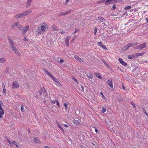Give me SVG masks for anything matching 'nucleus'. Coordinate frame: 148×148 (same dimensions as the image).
<instances>
[{
    "label": "nucleus",
    "mask_w": 148,
    "mask_h": 148,
    "mask_svg": "<svg viewBox=\"0 0 148 148\" xmlns=\"http://www.w3.org/2000/svg\"><path fill=\"white\" fill-rule=\"evenodd\" d=\"M46 28L43 25L38 26L35 32L37 35H40L45 32Z\"/></svg>",
    "instance_id": "1"
},
{
    "label": "nucleus",
    "mask_w": 148,
    "mask_h": 148,
    "mask_svg": "<svg viewBox=\"0 0 148 148\" xmlns=\"http://www.w3.org/2000/svg\"><path fill=\"white\" fill-rule=\"evenodd\" d=\"M147 44L146 43H143L138 45H136L134 47V48L136 49H138L141 50L146 47Z\"/></svg>",
    "instance_id": "2"
},
{
    "label": "nucleus",
    "mask_w": 148,
    "mask_h": 148,
    "mask_svg": "<svg viewBox=\"0 0 148 148\" xmlns=\"http://www.w3.org/2000/svg\"><path fill=\"white\" fill-rule=\"evenodd\" d=\"M122 0H107L105 3L106 5H108L110 4H113L117 2H121Z\"/></svg>",
    "instance_id": "3"
},
{
    "label": "nucleus",
    "mask_w": 148,
    "mask_h": 148,
    "mask_svg": "<svg viewBox=\"0 0 148 148\" xmlns=\"http://www.w3.org/2000/svg\"><path fill=\"white\" fill-rule=\"evenodd\" d=\"M9 42H10V46L11 49L13 51L16 49V47L14 45V42L10 38H8Z\"/></svg>",
    "instance_id": "4"
},
{
    "label": "nucleus",
    "mask_w": 148,
    "mask_h": 148,
    "mask_svg": "<svg viewBox=\"0 0 148 148\" xmlns=\"http://www.w3.org/2000/svg\"><path fill=\"white\" fill-rule=\"evenodd\" d=\"M19 87L18 83L16 81H14L12 83V87L14 88H18Z\"/></svg>",
    "instance_id": "5"
},
{
    "label": "nucleus",
    "mask_w": 148,
    "mask_h": 148,
    "mask_svg": "<svg viewBox=\"0 0 148 148\" xmlns=\"http://www.w3.org/2000/svg\"><path fill=\"white\" fill-rule=\"evenodd\" d=\"M74 58L78 61L79 62L81 63H83L84 62V61L82 59L79 58L77 55H75L74 56Z\"/></svg>",
    "instance_id": "6"
},
{
    "label": "nucleus",
    "mask_w": 148,
    "mask_h": 148,
    "mask_svg": "<svg viewBox=\"0 0 148 148\" xmlns=\"http://www.w3.org/2000/svg\"><path fill=\"white\" fill-rule=\"evenodd\" d=\"M24 14L23 12L17 14L15 18L16 19H18L19 18H22L23 16H25L24 15Z\"/></svg>",
    "instance_id": "7"
},
{
    "label": "nucleus",
    "mask_w": 148,
    "mask_h": 148,
    "mask_svg": "<svg viewBox=\"0 0 148 148\" xmlns=\"http://www.w3.org/2000/svg\"><path fill=\"white\" fill-rule=\"evenodd\" d=\"M119 60L120 62L123 65H124L125 66H127V64L125 62H124L121 58H119Z\"/></svg>",
    "instance_id": "8"
},
{
    "label": "nucleus",
    "mask_w": 148,
    "mask_h": 148,
    "mask_svg": "<svg viewBox=\"0 0 148 148\" xmlns=\"http://www.w3.org/2000/svg\"><path fill=\"white\" fill-rule=\"evenodd\" d=\"M107 83L110 86L111 88H113V86L112 84V81L111 79H109L108 80Z\"/></svg>",
    "instance_id": "9"
},
{
    "label": "nucleus",
    "mask_w": 148,
    "mask_h": 148,
    "mask_svg": "<svg viewBox=\"0 0 148 148\" xmlns=\"http://www.w3.org/2000/svg\"><path fill=\"white\" fill-rule=\"evenodd\" d=\"M4 114V111L2 107H0V118L3 117V115Z\"/></svg>",
    "instance_id": "10"
},
{
    "label": "nucleus",
    "mask_w": 148,
    "mask_h": 148,
    "mask_svg": "<svg viewBox=\"0 0 148 148\" xmlns=\"http://www.w3.org/2000/svg\"><path fill=\"white\" fill-rule=\"evenodd\" d=\"M71 38V36H68L65 39V42L66 45L67 46H69V41Z\"/></svg>",
    "instance_id": "11"
},
{
    "label": "nucleus",
    "mask_w": 148,
    "mask_h": 148,
    "mask_svg": "<svg viewBox=\"0 0 148 148\" xmlns=\"http://www.w3.org/2000/svg\"><path fill=\"white\" fill-rule=\"evenodd\" d=\"M98 44L100 47H101L103 49L106 50L107 49L106 46L102 44V43L101 42H98Z\"/></svg>",
    "instance_id": "12"
},
{
    "label": "nucleus",
    "mask_w": 148,
    "mask_h": 148,
    "mask_svg": "<svg viewBox=\"0 0 148 148\" xmlns=\"http://www.w3.org/2000/svg\"><path fill=\"white\" fill-rule=\"evenodd\" d=\"M145 52H143L140 53H137L135 54V58H137L138 56H142L144 54H145Z\"/></svg>",
    "instance_id": "13"
},
{
    "label": "nucleus",
    "mask_w": 148,
    "mask_h": 148,
    "mask_svg": "<svg viewBox=\"0 0 148 148\" xmlns=\"http://www.w3.org/2000/svg\"><path fill=\"white\" fill-rule=\"evenodd\" d=\"M59 29L58 27L54 25H53L51 27V29L53 31H58Z\"/></svg>",
    "instance_id": "14"
},
{
    "label": "nucleus",
    "mask_w": 148,
    "mask_h": 148,
    "mask_svg": "<svg viewBox=\"0 0 148 148\" xmlns=\"http://www.w3.org/2000/svg\"><path fill=\"white\" fill-rule=\"evenodd\" d=\"M70 10L69 11H67L66 12H61L59 13L58 14V15H59L60 16H61L62 15H66L67 14H68L70 12Z\"/></svg>",
    "instance_id": "15"
},
{
    "label": "nucleus",
    "mask_w": 148,
    "mask_h": 148,
    "mask_svg": "<svg viewBox=\"0 0 148 148\" xmlns=\"http://www.w3.org/2000/svg\"><path fill=\"white\" fill-rule=\"evenodd\" d=\"M80 121V120L77 119H73V123L74 124H77L79 123Z\"/></svg>",
    "instance_id": "16"
},
{
    "label": "nucleus",
    "mask_w": 148,
    "mask_h": 148,
    "mask_svg": "<svg viewBox=\"0 0 148 148\" xmlns=\"http://www.w3.org/2000/svg\"><path fill=\"white\" fill-rule=\"evenodd\" d=\"M13 51L14 53L17 56H20L21 55L20 53L17 49H16L15 50H14V51Z\"/></svg>",
    "instance_id": "17"
},
{
    "label": "nucleus",
    "mask_w": 148,
    "mask_h": 148,
    "mask_svg": "<svg viewBox=\"0 0 148 148\" xmlns=\"http://www.w3.org/2000/svg\"><path fill=\"white\" fill-rule=\"evenodd\" d=\"M86 74V76L90 79H91L92 78V75L91 73L87 72Z\"/></svg>",
    "instance_id": "18"
},
{
    "label": "nucleus",
    "mask_w": 148,
    "mask_h": 148,
    "mask_svg": "<svg viewBox=\"0 0 148 148\" xmlns=\"http://www.w3.org/2000/svg\"><path fill=\"white\" fill-rule=\"evenodd\" d=\"M138 44V43L137 42H131V43H130L128 44L130 47H132L133 46L136 45Z\"/></svg>",
    "instance_id": "19"
},
{
    "label": "nucleus",
    "mask_w": 148,
    "mask_h": 148,
    "mask_svg": "<svg viewBox=\"0 0 148 148\" xmlns=\"http://www.w3.org/2000/svg\"><path fill=\"white\" fill-rule=\"evenodd\" d=\"M32 0H27V1L26 7L28 8L30 5V4Z\"/></svg>",
    "instance_id": "20"
},
{
    "label": "nucleus",
    "mask_w": 148,
    "mask_h": 148,
    "mask_svg": "<svg viewBox=\"0 0 148 148\" xmlns=\"http://www.w3.org/2000/svg\"><path fill=\"white\" fill-rule=\"evenodd\" d=\"M29 28V26L28 25H26L25 27L23 29V32L24 33H25L28 30Z\"/></svg>",
    "instance_id": "21"
},
{
    "label": "nucleus",
    "mask_w": 148,
    "mask_h": 148,
    "mask_svg": "<svg viewBox=\"0 0 148 148\" xmlns=\"http://www.w3.org/2000/svg\"><path fill=\"white\" fill-rule=\"evenodd\" d=\"M95 76L98 78L99 79L102 78L103 77L101 76L100 75L99 73H95Z\"/></svg>",
    "instance_id": "22"
},
{
    "label": "nucleus",
    "mask_w": 148,
    "mask_h": 148,
    "mask_svg": "<svg viewBox=\"0 0 148 148\" xmlns=\"http://www.w3.org/2000/svg\"><path fill=\"white\" fill-rule=\"evenodd\" d=\"M41 90L42 91V92L43 94L44 95H47V93H46L47 91L45 90V89L44 87H42Z\"/></svg>",
    "instance_id": "23"
},
{
    "label": "nucleus",
    "mask_w": 148,
    "mask_h": 148,
    "mask_svg": "<svg viewBox=\"0 0 148 148\" xmlns=\"http://www.w3.org/2000/svg\"><path fill=\"white\" fill-rule=\"evenodd\" d=\"M45 73L51 77H53V75L46 70H45Z\"/></svg>",
    "instance_id": "24"
},
{
    "label": "nucleus",
    "mask_w": 148,
    "mask_h": 148,
    "mask_svg": "<svg viewBox=\"0 0 148 148\" xmlns=\"http://www.w3.org/2000/svg\"><path fill=\"white\" fill-rule=\"evenodd\" d=\"M32 12L31 10H28L25 12H23V13L24 14V15L25 16L30 13Z\"/></svg>",
    "instance_id": "25"
},
{
    "label": "nucleus",
    "mask_w": 148,
    "mask_h": 148,
    "mask_svg": "<svg viewBox=\"0 0 148 148\" xmlns=\"http://www.w3.org/2000/svg\"><path fill=\"white\" fill-rule=\"evenodd\" d=\"M18 24V22H15L13 24L12 26H11V28H13L15 26H17Z\"/></svg>",
    "instance_id": "26"
},
{
    "label": "nucleus",
    "mask_w": 148,
    "mask_h": 148,
    "mask_svg": "<svg viewBox=\"0 0 148 148\" xmlns=\"http://www.w3.org/2000/svg\"><path fill=\"white\" fill-rule=\"evenodd\" d=\"M98 19L100 21V22H102L103 21H104L105 20L104 18L101 16L98 17Z\"/></svg>",
    "instance_id": "27"
},
{
    "label": "nucleus",
    "mask_w": 148,
    "mask_h": 148,
    "mask_svg": "<svg viewBox=\"0 0 148 148\" xmlns=\"http://www.w3.org/2000/svg\"><path fill=\"white\" fill-rule=\"evenodd\" d=\"M6 61L5 59L4 58H0V63L4 62Z\"/></svg>",
    "instance_id": "28"
},
{
    "label": "nucleus",
    "mask_w": 148,
    "mask_h": 148,
    "mask_svg": "<svg viewBox=\"0 0 148 148\" xmlns=\"http://www.w3.org/2000/svg\"><path fill=\"white\" fill-rule=\"evenodd\" d=\"M133 57L135 58V54L134 55H129L128 57V58L130 59H132Z\"/></svg>",
    "instance_id": "29"
},
{
    "label": "nucleus",
    "mask_w": 148,
    "mask_h": 148,
    "mask_svg": "<svg viewBox=\"0 0 148 148\" xmlns=\"http://www.w3.org/2000/svg\"><path fill=\"white\" fill-rule=\"evenodd\" d=\"M35 143H38L39 141L38 138H35L34 139V141Z\"/></svg>",
    "instance_id": "30"
},
{
    "label": "nucleus",
    "mask_w": 148,
    "mask_h": 148,
    "mask_svg": "<svg viewBox=\"0 0 148 148\" xmlns=\"http://www.w3.org/2000/svg\"><path fill=\"white\" fill-rule=\"evenodd\" d=\"M100 94L102 95V98L104 100H106V97L103 95V93L102 92H100Z\"/></svg>",
    "instance_id": "31"
},
{
    "label": "nucleus",
    "mask_w": 148,
    "mask_h": 148,
    "mask_svg": "<svg viewBox=\"0 0 148 148\" xmlns=\"http://www.w3.org/2000/svg\"><path fill=\"white\" fill-rule=\"evenodd\" d=\"M132 8L131 6H128L125 8L124 9L125 10H127L131 8Z\"/></svg>",
    "instance_id": "32"
},
{
    "label": "nucleus",
    "mask_w": 148,
    "mask_h": 148,
    "mask_svg": "<svg viewBox=\"0 0 148 148\" xmlns=\"http://www.w3.org/2000/svg\"><path fill=\"white\" fill-rule=\"evenodd\" d=\"M17 27L19 30H21L23 29V26L21 25H18Z\"/></svg>",
    "instance_id": "33"
},
{
    "label": "nucleus",
    "mask_w": 148,
    "mask_h": 148,
    "mask_svg": "<svg viewBox=\"0 0 148 148\" xmlns=\"http://www.w3.org/2000/svg\"><path fill=\"white\" fill-rule=\"evenodd\" d=\"M21 110L22 112H24L25 111V110L23 109V105H21Z\"/></svg>",
    "instance_id": "34"
},
{
    "label": "nucleus",
    "mask_w": 148,
    "mask_h": 148,
    "mask_svg": "<svg viewBox=\"0 0 148 148\" xmlns=\"http://www.w3.org/2000/svg\"><path fill=\"white\" fill-rule=\"evenodd\" d=\"M130 47L129 45L128 44L126 45L124 47V48L126 50L128 49Z\"/></svg>",
    "instance_id": "35"
},
{
    "label": "nucleus",
    "mask_w": 148,
    "mask_h": 148,
    "mask_svg": "<svg viewBox=\"0 0 148 148\" xmlns=\"http://www.w3.org/2000/svg\"><path fill=\"white\" fill-rule=\"evenodd\" d=\"M56 85H57V86H61V84H60V82L58 81H57L56 82Z\"/></svg>",
    "instance_id": "36"
},
{
    "label": "nucleus",
    "mask_w": 148,
    "mask_h": 148,
    "mask_svg": "<svg viewBox=\"0 0 148 148\" xmlns=\"http://www.w3.org/2000/svg\"><path fill=\"white\" fill-rule=\"evenodd\" d=\"M13 143L14 144V145L16 146L18 148L19 147L18 145L17 144V143H16V141H13Z\"/></svg>",
    "instance_id": "37"
},
{
    "label": "nucleus",
    "mask_w": 148,
    "mask_h": 148,
    "mask_svg": "<svg viewBox=\"0 0 148 148\" xmlns=\"http://www.w3.org/2000/svg\"><path fill=\"white\" fill-rule=\"evenodd\" d=\"M143 111L144 112L145 114L147 116L148 118V114L146 112V111L144 109H143Z\"/></svg>",
    "instance_id": "38"
},
{
    "label": "nucleus",
    "mask_w": 148,
    "mask_h": 148,
    "mask_svg": "<svg viewBox=\"0 0 148 148\" xmlns=\"http://www.w3.org/2000/svg\"><path fill=\"white\" fill-rule=\"evenodd\" d=\"M97 30V28H95V30H94V34L95 35H96Z\"/></svg>",
    "instance_id": "39"
},
{
    "label": "nucleus",
    "mask_w": 148,
    "mask_h": 148,
    "mask_svg": "<svg viewBox=\"0 0 148 148\" xmlns=\"http://www.w3.org/2000/svg\"><path fill=\"white\" fill-rule=\"evenodd\" d=\"M106 111V108H104L103 107V109L102 110V112L103 113H105Z\"/></svg>",
    "instance_id": "40"
},
{
    "label": "nucleus",
    "mask_w": 148,
    "mask_h": 148,
    "mask_svg": "<svg viewBox=\"0 0 148 148\" xmlns=\"http://www.w3.org/2000/svg\"><path fill=\"white\" fill-rule=\"evenodd\" d=\"M131 103L134 108H135L136 107L135 104L134 103L132 102Z\"/></svg>",
    "instance_id": "41"
},
{
    "label": "nucleus",
    "mask_w": 148,
    "mask_h": 148,
    "mask_svg": "<svg viewBox=\"0 0 148 148\" xmlns=\"http://www.w3.org/2000/svg\"><path fill=\"white\" fill-rule=\"evenodd\" d=\"M64 106L66 109L68 108V105L67 103H65L64 104Z\"/></svg>",
    "instance_id": "42"
},
{
    "label": "nucleus",
    "mask_w": 148,
    "mask_h": 148,
    "mask_svg": "<svg viewBox=\"0 0 148 148\" xmlns=\"http://www.w3.org/2000/svg\"><path fill=\"white\" fill-rule=\"evenodd\" d=\"M116 9V6L115 5H113L112 6V10H114Z\"/></svg>",
    "instance_id": "43"
},
{
    "label": "nucleus",
    "mask_w": 148,
    "mask_h": 148,
    "mask_svg": "<svg viewBox=\"0 0 148 148\" xmlns=\"http://www.w3.org/2000/svg\"><path fill=\"white\" fill-rule=\"evenodd\" d=\"M7 141L10 145H12V143L10 140H8Z\"/></svg>",
    "instance_id": "44"
},
{
    "label": "nucleus",
    "mask_w": 148,
    "mask_h": 148,
    "mask_svg": "<svg viewBox=\"0 0 148 148\" xmlns=\"http://www.w3.org/2000/svg\"><path fill=\"white\" fill-rule=\"evenodd\" d=\"M59 127L60 129L63 132H64V130L63 129V128L60 126V125L59 126Z\"/></svg>",
    "instance_id": "45"
},
{
    "label": "nucleus",
    "mask_w": 148,
    "mask_h": 148,
    "mask_svg": "<svg viewBox=\"0 0 148 148\" xmlns=\"http://www.w3.org/2000/svg\"><path fill=\"white\" fill-rule=\"evenodd\" d=\"M79 29H76L74 32H73V33H75L79 31Z\"/></svg>",
    "instance_id": "46"
},
{
    "label": "nucleus",
    "mask_w": 148,
    "mask_h": 148,
    "mask_svg": "<svg viewBox=\"0 0 148 148\" xmlns=\"http://www.w3.org/2000/svg\"><path fill=\"white\" fill-rule=\"evenodd\" d=\"M3 92L5 93H6V90L5 88H3Z\"/></svg>",
    "instance_id": "47"
},
{
    "label": "nucleus",
    "mask_w": 148,
    "mask_h": 148,
    "mask_svg": "<svg viewBox=\"0 0 148 148\" xmlns=\"http://www.w3.org/2000/svg\"><path fill=\"white\" fill-rule=\"evenodd\" d=\"M60 62L61 63H63L64 62V60H63V59H62V58H60Z\"/></svg>",
    "instance_id": "48"
},
{
    "label": "nucleus",
    "mask_w": 148,
    "mask_h": 148,
    "mask_svg": "<svg viewBox=\"0 0 148 148\" xmlns=\"http://www.w3.org/2000/svg\"><path fill=\"white\" fill-rule=\"evenodd\" d=\"M56 102H57V106L59 108L60 107L59 103V102L58 101H56Z\"/></svg>",
    "instance_id": "49"
},
{
    "label": "nucleus",
    "mask_w": 148,
    "mask_h": 148,
    "mask_svg": "<svg viewBox=\"0 0 148 148\" xmlns=\"http://www.w3.org/2000/svg\"><path fill=\"white\" fill-rule=\"evenodd\" d=\"M122 89L123 90H125V86H124V85L123 84H122Z\"/></svg>",
    "instance_id": "50"
},
{
    "label": "nucleus",
    "mask_w": 148,
    "mask_h": 148,
    "mask_svg": "<svg viewBox=\"0 0 148 148\" xmlns=\"http://www.w3.org/2000/svg\"><path fill=\"white\" fill-rule=\"evenodd\" d=\"M2 87L3 88H5V85L3 83H2Z\"/></svg>",
    "instance_id": "51"
},
{
    "label": "nucleus",
    "mask_w": 148,
    "mask_h": 148,
    "mask_svg": "<svg viewBox=\"0 0 148 148\" xmlns=\"http://www.w3.org/2000/svg\"><path fill=\"white\" fill-rule=\"evenodd\" d=\"M39 93H40V95H42V91L41 90H40L39 91Z\"/></svg>",
    "instance_id": "52"
},
{
    "label": "nucleus",
    "mask_w": 148,
    "mask_h": 148,
    "mask_svg": "<svg viewBox=\"0 0 148 148\" xmlns=\"http://www.w3.org/2000/svg\"><path fill=\"white\" fill-rule=\"evenodd\" d=\"M51 78H52V80L54 81H55V80L56 79L53 76L52 77H51Z\"/></svg>",
    "instance_id": "53"
},
{
    "label": "nucleus",
    "mask_w": 148,
    "mask_h": 148,
    "mask_svg": "<svg viewBox=\"0 0 148 148\" xmlns=\"http://www.w3.org/2000/svg\"><path fill=\"white\" fill-rule=\"evenodd\" d=\"M81 88H82V90H81L82 92H83L84 91V88L83 86H81Z\"/></svg>",
    "instance_id": "54"
},
{
    "label": "nucleus",
    "mask_w": 148,
    "mask_h": 148,
    "mask_svg": "<svg viewBox=\"0 0 148 148\" xmlns=\"http://www.w3.org/2000/svg\"><path fill=\"white\" fill-rule=\"evenodd\" d=\"M63 125L66 127H68V125L67 124H64Z\"/></svg>",
    "instance_id": "55"
},
{
    "label": "nucleus",
    "mask_w": 148,
    "mask_h": 148,
    "mask_svg": "<svg viewBox=\"0 0 148 148\" xmlns=\"http://www.w3.org/2000/svg\"><path fill=\"white\" fill-rule=\"evenodd\" d=\"M51 102L53 103L54 104V103H56V101L55 100H53L51 101Z\"/></svg>",
    "instance_id": "56"
},
{
    "label": "nucleus",
    "mask_w": 148,
    "mask_h": 148,
    "mask_svg": "<svg viewBox=\"0 0 148 148\" xmlns=\"http://www.w3.org/2000/svg\"><path fill=\"white\" fill-rule=\"evenodd\" d=\"M59 33H61V34H64V31H61V32H59Z\"/></svg>",
    "instance_id": "57"
},
{
    "label": "nucleus",
    "mask_w": 148,
    "mask_h": 148,
    "mask_svg": "<svg viewBox=\"0 0 148 148\" xmlns=\"http://www.w3.org/2000/svg\"><path fill=\"white\" fill-rule=\"evenodd\" d=\"M73 79L75 81V82H76L77 83V81L76 79H75V78H73Z\"/></svg>",
    "instance_id": "58"
},
{
    "label": "nucleus",
    "mask_w": 148,
    "mask_h": 148,
    "mask_svg": "<svg viewBox=\"0 0 148 148\" xmlns=\"http://www.w3.org/2000/svg\"><path fill=\"white\" fill-rule=\"evenodd\" d=\"M70 0H66L65 1V3H67Z\"/></svg>",
    "instance_id": "59"
},
{
    "label": "nucleus",
    "mask_w": 148,
    "mask_h": 148,
    "mask_svg": "<svg viewBox=\"0 0 148 148\" xmlns=\"http://www.w3.org/2000/svg\"><path fill=\"white\" fill-rule=\"evenodd\" d=\"M95 131L96 133H97V132H98V130L97 129L95 128Z\"/></svg>",
    "instance_id": "60"
},
{
    "label": "nucleus",
    "mask_w": 148,
    "mask_h": 148,
    "mask_svg": "<svg viewBox=\"0 0 148 148\" xmlns=\"http://www.w3.org/2000/svg\"><path fill=\"white\" fill-rule=\"evenodd\" d=\"M103 63L105 65H106V66L108 65L106 63V62L103 61Z\"/></svg>",
    "instance_id": "61"
},
{
    "label": "nucleus",
    "mask_w": 148,
    "mask_h": 148,
    "mask_svg": "<svg viewBox=\"0 0 148 148\" xmlns=\"http://www.w3.org/2000/svg\"><path fill=\"white\" fill-rule=\"evenodd\" d=\"M119 101H123V99H122V98H121V99H119Z\"/></svg>",
    "instance_id": "62"
},
{
    "label": "nucleus",
    "mask_w": 148,
    "mask_h": 148,
    "mask_svg": "<svg viewBox=\"0 0 148 148\" xmlns=\"http://www.w3.org/2000/svg\"><path fill=\"white\" fill-rule=\"evenodd\" d=\"M27 40V39L25 38L24 39V41H26Z\"/></svg>",
    "instance_id": "63"
},
{
    "label": "nucleus",
    "mask_w": 148,
    "mask_h": 148,
    "mask_svg": "<svg viewBox=\"0 0 148 148\" xmlns=\"http://www.w3.org/2000/svg\"><path fill=\"white\" fill-rule=\"evenodd\" d=\"M146 20L147 23H148V18H147Z\"/></svg>",
    "instance_id": "64"
}]
</instances>
